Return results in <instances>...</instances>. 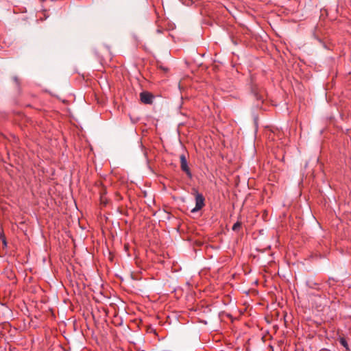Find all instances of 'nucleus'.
I'll list each match as a JSON object with an SVG mask.
<instances>
[{
	"label": "nucleus",
	"instance_id": "nucleus-1",
	"mask_svg": "<svg viewBox=\"0 0 351 351\" xmlns=\"http://www.w3.org/2000/svg\"><path fill=\"white\" fill-rule=\"evenodd\" d=\"M204 197L202 194L196 193L195 195V206L191 210V213H196L201 210L204 206Z\"/></svg>",
	"mask_w": 351,
	"mask_h": 351
},
{
	"label": "nucleus",
	"instance_id": "nucleus-2",
	"mask_svg": "<svg viewBox=\"0 0 351 351\" xmlns=\"http://www.w3.org/2000/svg\"><path fill=\"white\" fill-rule=\"evenodd\" d=\"M180 167H181V169L186 173V174L187 175V176L189 178H192V173L190 171V169L188 166V162H187V160H186V158L184 154H181L180 156Z\"/></svg>",
	"mask_w": 351,
	"mask_h": 351
},
{
	"label": "nucleus",
	"instance_id": "nucleus-3",
	"mask_svg": "<svg viewBox=\"0 0 351 351\" xmlns=\"http://www.w3.org/2000/svg\"><path fill=\"white\" fill-rule=\"evenodd\" d=\"M140 97L141 101L145 104H151L153 102L154 96L149 92H142Z\"/></svg>",
	"mask_w": 351,
	"mask_h": 351
},
{
	"label": "nucleus",
	"instance_id": "nucleus-4",
	"mask_svg": "<svg viewBox=\"0 0 351 351\" xmlns=\"http://www.w3.org/2000/svg\"><path fill=\"white\" fill-rule=\"evenodd\" d=\"M252 93L254 97V99H256L257 104L256 107H260L261 104L263 102V96L260 92V90H258L257 88H253L252 89Z\"/></svg>",
	"mask_w": 351,
	"mask_h": 351
},
{
	"label": "nucleus",
	"instance_id": "nucleus-5",
	"mask_svg": "<svg viewBox=\"0 0 351 351\" xmlns=\"http://www.w3.org/2000/svg\"><path fill=\"white\" fill-rule=\"evenodd\" d=\"M241 228V221H237L232 226V230L233 231H238Z\"/></svg>",
	"mask_w": 351,
	"mask_h": 351
},
{
	"label": "nucleus",
	"instance_id": "nucleus-6",
	"mask_svg": "<svg viewBox=\"0 0 351 351\" xmlns=\"http://www.w3.org/2000/svg\"><path fill=\"white\" fill-rule=\"evenodd\" d=\"M341 345H342L346 350H348V344L344 338H341L339 340Z\"/></svg>",
	"mask_w": 351,
	"mask_h": 351
},
{
	"label": "nucleus",
	"instance_id": "nucleus-7",
	"mask_svg": "<svg viewBox=\"0 0 351 351\" xmlns=\"http://www.w3.org/2000/svg\"><path fill=\"white\" fill-rule=\"evenodd\" d=\"M332 282H337V280H335L334 278H329L328 280L326 282V284L329 287H332L334 286V283Z\"/></svg>",
	"mask_w": 351,
	"mask_h": 351
},
{
	"label": "nucleus",
	"instance_id": "nucleus-8",
	"mask_svg": "<svg viewBox=\"0 0 351 351\" xmlns=\"http://www.w3.org/2000/svg\"><path fill=\"white\" fill-rule=\"evenodd\" d=\"M13 79H14V82L16 83V84H19V79H18V77H14Z\"/></svg>",
	"mask_w": 351,
	"mask_h": 351
},
{
	"label": "nucleus",
	"instance_id": "nucleus-9",
	"mask_svg": "<svg viewBox=\"0 0 351 351\" xmlns=\"http://www.w3.org/2000/svg\"><path fill=\"white\" fill-rule=\"evenodd\" d=\"M161 68H162L163 70H165V71H167V69H165V68H163V67H161Z\"/></svg>",
	"mask_w": 351,
	"mask_h": 351
}]
</instances>
